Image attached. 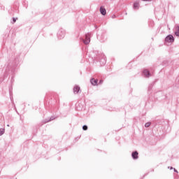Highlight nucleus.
<instances>
[{"label":"nucleus","mask_w":179,"mask_h":179,"mask_svg":"<svg viewBox=\"0 0 179 179\" xmlns=\"http://www.w3.org/2000/svg\"><path fill=\"white\" fill-rule=\"evenodd\" d=\"M166 43H174V36L173 35H169L165 38Z\"/></svg>","instance_id":"f257e3e1"},{"label":"nucleus","mask_w":179,"mask_h":179,"mask_svg":"<svg viewBox=\"0 0 179 179\" xmlns=\"http://www.w3.org/2000/svg\"><path fill=\"white\" fill-rule=\"evenodd\" d=\"M84 44H89L90 43V34L85 35V40H83Z\"/></svg>","instance_id":"f03ea898"},{"label":"nucleus","mask_w":179,"mask_h":179,"mask_svg":"<svg viewBox=\"0 0 179 179\" xmlns=\"http://www.w3.org/2000/svg\"><path fill=\"white\" fill-rule=\"evenodd\" d=\"M57 37L60 40L64 38V37H65V31H59L57 34Z\"/></svg>","instance_id":"7ed1b4c3"},{"label":"nucleus","mask_w":179,"mask_h":179,"mask_svg":"<svg viewBox=\"0 0 179 179\" xmlns=\"http://www.w3.org/2000/svg\"><path fill=\"white\" fill-rule=\"evenodd\" d=\"M143 75L145 78H149L150 76V72L148 70L145 69L143 71Z\"/></svg>","instance_id":"20e7f679"},{"label":"nucleus","mask_w":179,"mask_h":179,"mask_svg":"<svg viewBox=\"0 0 179 179\" xmlns=\"http://www.w3.org/2000/svg\"><path fill=\"white\" fill-rule=\"evenodd\" d=\"M80 91V87L76 85L73 88V93L75 94H78V93H79Z\"/></svg>","instance_id":"39448f33"},{"label":"nucleus","mask_w":179,"mask_h":179,"mask_svg":"<svg viewBox=\"0 0 179 179\" xmlns=\"http://www.w3.org/2000/svg\"><path fill=\"white\" fill-rule=\"evenodd\" d=\"M138 151H135L132 152L131 156L134 160H136V159H138Z\"/></svg>","instance_id":"423d86ee"},{"label":"nucleus","mask_w":179,"mask_h":179,"mask_svg":"<svg viewBox=\"0 0 179 179\" xmlns=\"http://www.w3.org/2000/svg\"><path fill=\"white\" fill-rule=\"evenodd\" d=\"M90 83L93 86H97V80L92 78L90 80Z\"/></svg>","instance_id":"0eeeda50"},{"label":"nucleus","mask_w":179,"mask_h":179,"mask_svg":"<svg viewBox=\"0 0 179 179\" xmlns=\"http://www.w3.org/2000/svg\"><path fill=\"white\" fill-rule=\"evenodd\" d=\"M100 13H101V15H103V16H106V8H104L103 7H101L100 8Z\"/></svg>","instance_id":"6e6552de"},{"label":"nucleus","mask_w":179,"mask_h":179,"mask_svg":"<svg viewBox=\"0 0 179 179\" xmlns=\"http://www.w3.org/2000/svg\"><path fill=\"white\" fill-rule=\"evenodd\" d=\"M134 9H139V3H138V2L134 3Z\"/></svg>","instance_id":"1a4fd4ad"},{"label":"nucleus","mask_w":179,"mask_h":179,"mask_svg":"<svg viewBox=\"0 0 179 179\" xmlns=\"http://www.w3.org/2000/svg\"><path fill=\"white\" fill-rule=\"evenodd\" d=\"M5 134V129H0V136L3 135Z\"/></svg>","instance_id":"9d476101"},{"label":"nucleus","mask_w":179,"mask_h":179,"mask_svg":"<svg viewBox=\"0 0 179 179\" xmlns=\"http://www.w3.org/2000/svg\"><path fill=\"white\" fill-rule=\"evenodd\" d=\"M151 122H148L147 123L145 124V128H149V126L151 125Z\"/></svg>","instance_id":"9b49d317"},{"label":"nucleus","mask_w":179,"mask_h":179,"mask_svg":"<svg viewBox=\"0 0 179 179\" xmlns=\"http://www.w3.org/2000/svg\"><path fill=\"white\" fill-rule=\"evenodd\" d=\"M175 34H176V36H177V37H179V26L178 27V29L175 32Z\"/></svg>","instance_id":"f8f14e48"},{"label":"nucleus","mask_w":179,"mask_h":179,"mask_svg":"<svg viewBox=\"0 0 179 179\" xmlns=\"http://www.w3.org/2000/svg\"><path fill=\"white\" fill-rule=\"evenodd\" d=\"M83 131H87V126L86 125L83 126Z\"/></svg>","instance_id":"ddd939ff"},{"label":"nucleus","mask_w":179,"mask_h":179,"mask_svg":"<svg viewBox=\"0 0 179 179\" xmlns=\"http://www.w3.org/2000/svg\"><path fill=\"white\" fill-rule=\"evenodd\" d=\"M16 22V18L13 17V23H15Z\"/></svg>","instance_id":"4468645a"},{"label":"nucleus","mask_w":179,"mask_h":179,"mask_svg":"<svg viewBox=\"0 0 179 179\" xmlns=\"http://www.w3.org/2000/svg\"><path fill=\"white\" fill-rule=\"evenodd\" d=\"M52 120H54L53 117H50V120H48L47 122H49V121H52Z\"/></svg>","instance_id":"2eb2a0df"},{"label":"nucleus","mask_w":179,"mask_h":179,"mask_svg":"<svg viewBox=\"0 0 179 179\" xmlns=\"http://www.w3.org/2000/svg\"><path fill=\"white\" fill-rule=\"evenodd\" d=\"M173 171H175V173H178V171L176 169H173Z\"/></svg>","instance_id":"dca6fc26"},{"label":"nucleus","mask_w":179,"mask_h":179,"mask_svg":"<svg viewBox=\"0 0 179 179\" xmlns=\"http://www.w3.org/2000/svg\"><path fill=\"white\" fill-rule=\"evenodd\" d=\"M99 83L101 85V83H103V80H101L99 81Z\"/></svg>","instance_id":"f3484780"},{"label":"nucleus","mask_w":179,"mask_h":179,"mask_svg":"<svg viewBox=\"0 0 179 179\" xmlns=\"http://www.w3.org/2000/svg\"><path fill=\"white\" fill-rule=\"evenodd\" d=\"M173 169H174V168H173V167H171V170H173Z\"/></svg>","instance_id":"a211bd4d"},{"label":"nucleus","mask_w":179,"mask_h":179,"mask_svg":"<svg viewBox=\"0 0 179 179\" xmlns=\"http://www.w3.org/2000/svg\"><path fill=\"white\" fill-rule=\"evenodd\" d=\"M143 1H150V0H143Z\"/></svg>","instance_id":"6ab92c4d"}]
</instances>
